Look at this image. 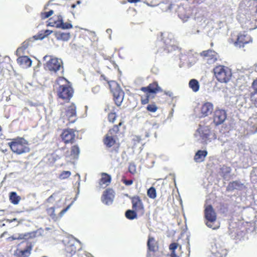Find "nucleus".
<instances>
[{
  "label": "nucleus",
  "mask_w": 257,
  "mask_h": 257,
  "mask_svg": "<svg viewBox=\"0 0 257 257\" xmlns=\"http://www.w3.org/2000/svg\"><path fill=\"white\" fill-rule=\"evenodd\" d=\"M249 96H250V100L257 107V78L252 83V86L249 94L245 93L243 95L241 94L233 97L232 98L233 99L232 102H234L236 107L238 108L243 107H247L249 105L247 99Z\"/></svg>",
  "instance_id": "f257e3e1"
},
{
  "label": "nucleus",
  "mask_w": 257,
  "mask_h": 257,
  "mask_svg": "<svg viewBox=\"0 0 257 257\" xmlns=\"http://www.w3.org/2000/svg\"><path fill=\"white\" fill-rule=\"evenodd\" d=\"M59 87L57 94L59 98L66 101L70 100L73 95V90L68 84V81L63 77H59L57 80Z\"/></svg>",
  "instance_id": "f03ea898"
},
{
  "label": "nucleus",
  "mask_w": 257,
  "mask_h": 257,
  "mask_svg": "<svg viewBox=\"0 0 257 257\" xmlns=\"http://www.w3.org/2000/svg\"><path fill=\"white\" fill-rule=\"evenodd\" d=\"M12 151L18 155L27 153L30 151L28 141L23 138H17L8 143Z\"/></svg>",
  "instance_id": "7ed1b4c3"
},
{
  "label": "nucleus",
  "mask_w": 257,
  "mask_h": 257,
  "mask_svg": "<svg viewBox=\"0 0 257 257\" xmlns=\"http://www.w3.org/2000/svg\"><path fill=\"white\" fill-rule=\"evenodd\" d=\"M43 61L46 62L45 64V68L51 72L57 73L59 71H61V73L63 72V68L62 66V61L61 59L53 57L51 56H45Z\"/></svg>",
  "instance_id": "20e7f679"
},
{
  "label": "nucleus",
  "mask_w": 257,
  "mask_h": 257,
  "mask_svg": "<svg viewBox=\"0 0 257 257\" xmlns=\"http://www.w3.org/2000/svg\"><path fill=\"white\" fill-rule=\"evenodd\" d=\"M194 137L197 141L207 144L212 139H215L216 136L210 132L209 126H200L194 134Z\"/></svg>",
  "instance_id": "39448f33"
},
{
  "label": "nucleus",
  "mask_w": 257,
  "mask_h": 257,
  "mask_svg": "<svg viewBox=\"0 0 257 257\" xmlns=\"http://www.w3.org/2000/svg\"><path fill=\"white\" fill-rule=\"evenodd\" d=\"M214 73L217 80L221 83L228 82L232 75L231 70L229 68L222 65L215 67Z\"/></svg>",
  "instance_id": "423d86ee"
},
{
  "label": "nucleus",
  "mask_w": 257,
  "mask_h": 257,
  "mask_svg": "<svg viewBox=\"0 0 257 257\" xmlns=\"http://www.w3.org/2000/svg\"><path fill=\"white\" fill-rule=\"evenodd\" d=\"M205 216L206 220V224L213 229L219 228V223L216 221V213L211 205H207L205 209Z\"/></svg>",
  "instance_id": "0eeeda50"
},
{
  "label": "nucleus",
  "mask_w": 257,
  "mask_h": 257,
  "mask_svg": "<svg viewBox=\"0 0 257 257\" xmlns=\"http://www.w3.org/2000/svg\"><path fill=\"white\" fill-rule=\"evenodd\" d=\"M61 118L63 122L67 120L69 122L73 123L76 119V106L74 104H70L65 106L61 111Z\"/></svg>",
  "instance_id": "6e6552de"
},
{
  "label": "nucleus",
  "mask_w": 257,
  "mask_h": 257,
  "mask_svg": "<svg viewBox=\"0 0 257 257\" xmlns=\"http://www.w3.org/2000/svg\"><path fill=\"white\" fill-rule=\"evenodd\" d=\"M109 85L113 93L114 99L117 106L120 105L124 97V93L117 82L114 81H110Z\"/></svg>",
  "instance_id": "1a4fd4ad"
},
{
  "label": "nucleus",
  "mask_w": 257,
  "mask_h": 257,
  "mask_svg": "<svg viewBox=\"0 0 257 257\" xmlns=\"http://www.w3.org/2000/svg\"><path fill=\"white\" fill-rule=\"evenodd\" d=\"M194 9L189 7H180L178 12L179 18L184 23L187 22L191 18H193Z\"/></svg>",
  "instance_id": "9d476101"
},
{
  "label": "nucleus",
  "mask_w": 257,
  "mask_h": 257,
  "mask_svg": "<svg viewBox=\"0 0 257 257\" xmlns=\"http://www.w3.org/2000/svg\"><path fill=\"white\" fill-rule=\"evenodd\" d=\"M193 19L195 21L196 25L202 26L206 21V18L203 15V11L198 8L194 9Z\"/></svg>",
  "instance_id": "9b49d317"
},
{
  "label": "nucleus",
  "mask_w": 257,
  "mask_h": 257,
  "mask_svg": "<svg viewBox=\"0 0 257 257\" xmlns=\"http://www.w3.org/2000/svg\"><path fill=\"white\" fill-rule=\"evenodd\" d=\"M201 55L204 57V60L209 64L215 63L217 59V54L212 50H207L202 52Z\"/></svg>",
  "instance_id": "f8f14e48"
},
{
  "label": "nucleus",
  "mask_w": 257,
  "mask_h": 257,
  "mask_svg": "<svg viewBox=\"0 0 257 257\" xmlns=\"http://www.w3.org/2000/svg\"><path fill=\"white\" fill-rule=\"evenodd\" d=\"M226 118L225 111L222 109H216L214 112L213 122L216 125L222 123Z\"/></svg>",
  "instance_id": "ddd939ff"
},
{
  "label": "nucleus",
  "mask_w": 257,
  "mask_h": 257,
  "mask_svg": "<svg viewBox=\"0 0 257 257\" xmlns=\"http://www.w3.org/2000/svg\"><path fill=\"white\" fill-rule=\"evenodd\" d=\"M114 197V191L112 189H108L104 191L101 197V201L106 205H110L113 202Z\"/></svg>",
  "instance_id": "4468645a"
},
{
  "label": "nucleus",
  "mask_w": 257,
  "mask_h": 257,
  "mask_svg": "<svg viewBox=\"0 0 257 257\" xmlns=\"http://www.w3.org/2000/svg\"><path fill=\"white\" fill-rule=\"evenodd\" d=\"M61 138L65 143H72L75 138V132L73 129H66L62 133Z\"/></svg>",
  "instance_id": "2eb2a0df"
},
{
  "label": "nucleus",
  "mask_w": 257,
  "mask_h": 257,
  "mask_svg": "<svg viewBox=\"0 0 257 257\" xmlns=\"http://www.w3.org/2000/svg\"><path fill=\"white\" fill-rule=\"evenodd\" d=\"M132 203L134 210L137 212L141 213L142 214L144 213V207L140 197L138 196H135L133 197L132 199Z\"/></svg>",
  "instance_id": "dca6fc26"
},
{
  "label": "nucleus",
  "mask_w": 257,
  "mask_h": 257,
  "mask_svg": "<svg viewBox=\"0 0 257 257\" xmlns=\"http://www.w3.org/2000/svg\"><path fill=\"white\" fill-rule=\"evenodd\" d=\"M214 106L212 103L206 102L203 103L201 107L202 116H206L211 114L213 110Z\"/></svg>",
  "instance_id": "f3484780"
},
{
  "label": "nucleus",
  "mask_w": 257,
  "mask_h": 257,
  "mask_svg": "<svg viewBox=\"0 0 257 257\" xmlns=\"http://www.w3.org/2000/svg\"><path fill=\"white\" fill-rule=\"evenodd\" d=\"M141 90L147 93V94L148 93H155L163 91L157 83L151 84L147 87H142Z\"/></svg>",
  "instance_id": "a211bd4d"
},
{
  "label": "nucleus",
  "mask_w": 257,
  "mask_h": 257,
  "mask_svg": "<svg viewBox=\"0 0 257 257\" xmlns=\"http://www.w3.org/2000/svg\"><path fill=\"white\" fill-rule=\"evenodd\" d=\"M251 41V38L244 34H239L238 36L237 41L234 43V45L236 47H241L244 44L248 43Z\"/></svg>",
  "instance_id": "6ab92c4d"
},
{
  "label": "nucleus",
  "mask_w": 257,
  "mask_h": 257,
  "mask_svg": "<svg viewBox=\"0 0 257 257\" xmlns=\"http://www.w3.org/2000/svg\"><path fill=\"white\" fill-rule=\"evenodd\" d=\"M18 63L23 68H27L32 65V60L26 56H22L17 59Z\"/></svg>",
  "instance_id": "aec40b11"
},
{
  "label": "nucleus",
  "mask_w": 257,
  "mask_h": 257,
  "mask_svg": "<svg viewBox=\"0 0 257 257\" xmlns=\"http://www.w3.org/2000/svg\"><path fill=\"white\" fill-rule=\"evenodd\" d=\"M32 250V246L28 245L24 250L17 249L14 255L17 257H28L30 255Z\"/></svg>",
  "instance_id": "412c9836"
},
{
  "label": "nucleus",
  "mask_w": 257,
  "mask_h": 257,
  "mask_svg": "<svg viewBox=\"0 0 257 257\" xmlns=\"http://www.w3.org/2000/svg\"><path fill=\"white\" fill-rule=\"evenodd\" d=\"M101 177L99 182V186L102 188H105L110 184L111 182V177L106 173H101Z\"/></svg>",
  "instance_id": "4be33fe9"
},
{
  "label": "nucleus",
  "mask_w": 257,
  "mask_h": 257,
  "mask_svg": "<svg viewBox=\"0 0 257 257\" xmlns=\"http://www.w3.org/2000/svg\"><path fill=\"white\" fill-rule=\"evenodd\" d=\"M169 249L171 251V256L172 257L178 255L179 253H182L181 245L176 242L172 243L169 246Z\"/></svg>",
  "instance_id": "5701e85b"
},
{
  "label": "nucleus",
  "mask_w": 257,
  "mask_h": 257,
  "mask_svg": "<svg viewBox=\"0 0 257 257\" xmlns=\"http://www.w3.org/2000/svg\"><path fill=\"white\" fill-rule=\"evenodd\" d=\"M207 152L206 150L198 151L194 156V160L197 163H201L204 161L207 155Z\"/></svg>",
  "instance_id": "b1692460"
},
{
  "label": "nucleus",
  "mask_w": 257,
  "mask_h": 257,
  "mask_svg": "<svg viewBox=\"0 0 257 257\" xmlns=\"http://www.w3.org/2000/svg\"><path fill=\"white\" fill-rule=\"evenodd\" d=\"M55 36L58 40H62L64 41H67L70 38V35L69 33L61 32H56L55 33Z\"/></svg>",
  "instance_id": "393cba45"
},
{
  "label": "nucleus",
  "mask_w": 257,
  "mask_h": 257,
  "mask_svg": "<svg viewBox=\"0 0 257 257\" xmlns=\"http://www.w3.org/2000/svg\"><path fill=\"white\" fill-rule=\"evenodd\" d=\"M189 86L193 92H196L199 90L200 84L196 79H192L189 82Z\"/></svg>",
  "instance_id": "a878e982"
},
{
  "label": "nucleus",
  "mask_w": 257,
  "mask_h": 257,
  "mask_svg": "<svg viewBox=\"0 0 257 257\" xmlns=\"http://www.w3.org/2000/svg\"><path fill=\"white\" fill-rule=\"evenodd\" d=\"M9 199L12 204L16 205L19 204L21 198L17 195L16 192H11L10 193Z\"/></svg>",
  "instance_id": "bb28decb"
},
{
  "label": "nucleus",
  "mask_w": 257,
  "mask_h": 257,
  "mask_svg": "<svg viewBox=\"0 0 257 257\" xmlns=\"http://www.w3.org/2000/svg\"><path fill=\"white\" fill-rule=\"evenodd\" d=\"M79 153L80 150L78 146H74L72 147L70 155L72 159H77L78 157Z\"/></svg>",
  "instance_id": "cd10ccee"
},
{
  "label": "nucleus",
  "mask_w": 257,
  "mask_h": 257,
  "mask_svg": "<svg viewBox=\"0 0 257 257\" xmlns=\"http://www.w3.org/2000/svg\"><path fill=\"white\" fill-rule=\"evenodd\" d=\"M115 142V140L111 136H109L108 134L106 135L104 139V144L107 147H111L114 144Z\"/></svg>",
  "instance_id": "c85d7f7f"
},
{
  "label": "nucleus",
  "mask_w": 257,
  "mask_h": 257,
  "mask_svg": "<svg viewBox=\"0 0 257 257\" xmlns=\"http://www.w3.org/2000/svg\"><path fill=\"white\" fill-rule=\"evenodd\" d=\"M137 211L134 210H128L125 212L126 217L130 220H133L137 217Z\"/></svg>",
  "instance_id": "c756f323"
},
{
  "label": "nucleus",
  "mask_w": 257,
  "mask_h": 257,
  "mask_svg": "<svg viewBox=\"0 0 257 257\" xmlns=\"http://www.w3.org/2000/svg\"><path fill=\"white\" fill-rule=\"evenodd\" d=\"M155 240L154 238L150 237L148 241V246L150 251H154L155 249Z\"/></svg>",
  "instance_id": "7c9ffc66"
},
{
  "label": "nucleus",
  "mask_w": 257,
  "mask_h": 257,
  "mask_svg": "<svg viewBox=\"0 0 257 257\" xmlns=\"http://www.w3.org/2000/svg\"><path fill=\"white\" fill-rule=\"evenodd\" d=\"M148 196L152 199H155L156 197V190L153 187L150 188L147 191Z\"/></svg>",
  "instance_id": "2f4dec72"
},
{
  "label": "nucleus",
  "mask_w": 257,
  "mask_h": 257,
  "mask_svg": "<svg viewBox=\"0 0 257 257\" xmlns=\"http://www.w3.org/2000/svg\"><path fill=\"white\" fill-rule=\"evenodd\" d=\"M240 187V184L236 181L230 183L228 186V190L238 189Z\"/></svg>",
  "instance_id": "473e14b6"
},
{
  "label": "nucleus",
  "mask_w": 257,
  "mask_h": 257,
  "mask_svg": "<svg viewBox=\"0 0 257 257\" xmlns=\"http://www.w3.org/2000/svg\"><path fill=\"white\" fill-rule=\"evenodd\" d=\"M63 20L61 16H58V20L54 22L55 27L57 28H61Z\"/></svg>",
  "instance_id": "72a5a7b5"
},
{
  "label": "nucleus",
  "mask_w": 257,
  "mask_h": 257,
  "mask_svg": "<svg viewBox=\"0 0 257 257\" xmlns=\"http://www.w3.org/2000/svg\"><path fill=\"white\" fill-rule=\"evenodd\" d=\"M71 173L69 171H64L61 173V174L59 176V178L61 179H65L68 178L70 175Z\"/></svg>",
  "instance_id": "f704fd0d"
},
{
  "label": "nucleus",
  "mask_w": 257,
  "mask_h": 257,
  "mask_svg": "<svg viewBox=\"0 0 257 257\" xmlns=\"http://www.w3.org/2000/svg\"><path fill=\"white\" fill-rule=\"evenodd\" d=\"M147 109L148 111L155 112L157 111L158 107L155 104H149L147 106Z\"/></svg>",
  "instance_id": "c9c22d12"
},
{
  "label": "nucleus",
  "mask_w": 257,
  "mask_h": 257,
  "mask_svg": "<svg viewBox=\"0 0 257 257\" xmlns=\"http://www.w3.org/2000/svg\"><path fill=\"white\" fill-rule=\"evenodd\" d=\"M54 13V12L53 10H50V11L48 12H44L42 13L41 17L43 19H46L48 18L51 16H52Z\"/></svg>",
  "instance_id": "e433bc0d"
},
{
  "label": "nucleus",
  "mask_w": 257,
  "mask_h": 257,
  "mask_svg": "<svg viewBox=\"0 0 257 257\" xmlns=\"http://www.w3.org/2000/svg\"><path fill=\"white\" fill-rule=\"evenodd\" d=\"M76 199V197L74 199V200L73 201H72V203L70 204H69L65 209L62 210L60 212V217L63 216L64 215V214L70 209V208L72 205V204H73L74 201H75Z\"/></svg>",
  "instance_id": "4c0bfd02"
},
{
  "label": "nucleus",
  "mask_w": 257,
  "mask_h": 257,
  "mask_svg": "<svg viewBox=\"0 0 257 257\" xmlns=\"http://www.w3.org/2000/svg\"><path fill=\"white\" fill-rule=\"evenodd\" d=\"M128 169L132 174H134L137 172L136 166L134 163L130 164Z\"/></svg>",
  "instance_id": "58836bf2"
},
{
  "label": "nucleus",
  "mask_w": 257,
  "mask_h": 257,
  "mask_svg": "<svg viewBox=\"0 0 257 257\" xmlns=\"http://www.w3.org/2000/svg\"><path fill=\"white\" fill-rule=\"evenodd\" d=\"M62 24H62L61 29H64V30L69 29L72 28V27H73L72 25L70 23H64V22H63Z\"/></svg>",
  "instance_id": "ea45409f"
},
{
  "label": "nucleus",
  "mask_w": 257,
  "mask_h": 257,
  "mask_svg": "<svg viewBox=\"0 0 257 257\" xmlns=\"http://www.w3.org/2000/svg\"><path fill=\"white\" fill-rule=\"evenodd\" d=\"M48 213L53 218L55 216V208L52 207L47 209Z\"/></svg>",
  "instance_id": "a19ab883"
},
{
  "label": "nucleus",
  "mask_w": 257,
  "mask_h": 257,
  "mask_svg": "<svg viewBox=\"0 0 257 257\" xmlns=\"http://www.w3.org/2000/svg\"><path fill=\"white\" fill-rule=\"evenodd\" d=\"M116 114L115 113H110L108 114V118L110 122H113L115 119Z\"/></svg>",
  "instance_id": "79ce46f5"
},
{
  "label": "nucleus",
  "mask_w": 257,
  "mask_h": 257,
  "mask_svg": "<svg viewBox=\"0 0 257 257\" xmlns=\"http://www.w3.org/2000/svg\"><path fill=\"white\" fill-rule=\"evenodd\" d=\"M17 235V239L18 240H21L25 239L26 237L27 236V235L25 234H19Z\"/></svg>",
  "instance_id": "37998d69"
},
{
  "label": "nucleus",
  "mask_w": 257,
  "mask_h": 257,
  "mask_svg": "<svg viewBox=\"0 0 257 257\" xmlns=\"http://www.w3.org/2000/svg\"><path fill=\"white\" fill-rule=\"evenodd\" d=\"M7 222H9L10 223L13 222H16L17 223L15 225V226H18L19 224V221H18L17 219L16 218H14L13 219H8Z\"/></svg>",
  "instance_id": "c03bdc74"
},
{
  "label": "nucleus",
  "mask_w": 257,
  "mask_h": 257,
  "mask_svg": "<svg viewBox=\"0 0 257 257\" xmlns=\"http://www.w3.org/2000/svg\"><path fill=\"white\" fill-rule=\"evenodd\" d=\"M123 183L126 185H131L133 184V181L132 180H124Z\"/></svg>",
  "instance_id": "a18cd8bd"
},
{
  "label": "nucleus",
  "mask_w": 257,
  "mask_h": 257,
  "mask_svg": "<svg viewBox=\"0 0 257 257\" xmlns=\"http://www.w3.org/2000/svg\"><path fill=\"white\" fill-rule=\"evenodd\" d=\"M52 33V31L47 30L44 32L45 36H48Z\"/></svg>",
  "instance_id": "49530a36"
},
{
  "label": "nucleus",
  "mask_w": 257,
  "mask_h": 257,
  "mask_svg": "<svg viewBox=\"0 0 257 257\" xmlns=\"http://www.w3.org/2000/svg\"><path fill=\"white\" fill-rule=\"evenodd\" d=\"M165 93L169 96L170 97H172L173 96V93L172 92L170 91H165Z\"/></svg>",
  "instance_id": "de8ad7c7"
},
{
  "label": "nucleus",
  "mask_w": 257,
  "mask_h": 257,
  "mask_svg": "<svg viewBox=\"0 0 257 257\" xmlns=\"http://www.w3.org/2000/svg\"><path fill=\"white\" fill-rule=\"evenodd\" d=\"M243 79V78L242 77L239 78L237 80V84L238 85V86L240 87L241 86H240V84L241 83V80L242 79Z\"/></svg>",
  "instance_id": "09e8293b"
},
{
  "label": "nucleus",
  "mask_w": 257,
  "mask_h": 257,
  "mask_svg": "<svg viewBox=\"0 0 257 257\" xmlns=\"http://www.w3.org/2000/svg\"><path fill=\"white\" fill-rule=\"evenodd\" d=\"M148 102H149V100H148V98H146L145 99H142V102L144 104L148 103Z\"/></svg>",
  "instance_id": "8fccbe9b"
},
{
  "label": "nucleus",
  "mask_w": 257,
  "mask_h": 257,
  "mask_svg": "<svg viewBox=\"0 0 257 257\" xmlns=\"http://www.w3.org/2000/svg\"><path fill=\"white\" fill-rule=\"evenodd\" d=\"M140 0H127V2L130 3H136L139 2Z\"/></svg>",
  "instance_id": "3c124183"
},
{
  "label": "nucleus",
  "mask_w": 257,
  "mask_h": 257,
  "mask_svg": "<svg viewBox=\"0 0 257 257\" xmlns=\"http://www.w3.org/2000/svg\"><path fill=\"white\" fill-rule=\"evenodd\" d=\"M10 238L12 240H17V235H16L10 237Z\"/></svg>",
  "instance_id": "603ef678"
},
{
  "label": "nucleus",
  "mask_w": 257,
  "mask_h": 257,
  "mask_svg": "<svg viewBox=\"0 0 257 257\" xmlns=\"http://www.w3.org/2000/svg\"><path fill=\"white\" fill-rule=\"evenodd\" d=\"M47 26H51V27H54L55 24L54 23H49L47 24Z\"/></svg>",
  "instance_id": "864d4df0"
},
{
  "label": "nucleus",
  "mask_w": 257,
  "mask_h": 257,
  "mask_svg": "<svg viewBox=\"0 0 257 257\" xmlns=\"http://www.w3.org/2000/svg\"><path fill=\"white\" fill-rule=\"evenodd\" d=\"M106 33H107V34H111V33L112 32V30H111V29H107V30H106Z\"/></svg>",
  "instance_id": "5fc2aeb1"
},
{
  "label": "nucleus",
  "mask_w": 257,
  "mask_h": 257,
  "mask_svg": "<svg viewBox=\"0 0 257 257\" xmlns=\"http://www.w3.org/2000/svg\"><path fill=\"white\" fill-rule=\"evenodd\" d=\"M114 130H110L109 132V134H112V132H114Z\"/></svg>",
  "instance_id": "6e6d98bb"
},
{
  "label": "nucleus",
  "mask_w": 257,
  "mask_h": 257,
  "mask_svg": "<svg viewBox=\"0 0 257 257\" xmlns=\"http://www.w3.org/2000/svg\"><path fill=\"white\" fill-rule=\"evenodd\" d=\"M76 5L75 4H73L72 6H71V7L73 9H74L75 8H76Z\"/></svg>",
  "instance_id": "4d7b16f0"
},
{
  "label": "nucleus",
  "mask_w": 257,
  "mask_h": 257,
  "mask_svg": "<svg viewBox=\"0 0 257 257\" xmlns=\"http://www.w3.org/2000/svg\"><path fill=\"white\" fill-rule=\"evenodd\" d=\"M53 198V196L51 195V196H50L48 199V200H51Z\"/></svg>",
  "instance_id": "13d9d810"
},
{
  "label": "nucleus",
  "mask_w": 257,
  "mask_h": 257,
  "mask_svg": "<svg viewBox=\"0 0 257 257\" xmlns=\"http://www.w3.org/2000/svg\"><path fill=\"white\" fill-rule=\"evenodd\" d=\"M224 169V168H223V169ZM225 169L226 170H227V171H229V170H230V169H229V168H227V167H226Z\"/></svg>",
  "instance_id": "bf43d9fd"
},
{
  "label": "nucleus",
  "mask_w": 257,
  "mask_h": 257,
  "mask_svg": "<svg viewBox=\"0 0 257 257\" xmlns=\"http://www.w3.org/2000/svg\"><path fill=\"white\" fill-rule=\"evenodd\" d=\"M73 239L75 240H76V241H77L78 242L80 243V241H79V240H78V239H75V238H73Z\"/></svg>",
  "instance_id": "052dcab7"
},
{
  "label": "nucleus",
  "mask_w": 257,
  "mask_h": 257,
  "mask_svg": "<svg viewBox=\"0 0 257 257\" xmlns=\"http://www.w3.org/2000/svg\"><path fill=\"white\" fill-rule=\"evenodd\" d=\"M76 176H77L78 177L79 179H80V176L79 175V174H76Z\"/></svg>",
  "instance_id": "680f3d73"
},
{
  "label": "nucleus",
  "mask_w": 257,
  "mask_h": 257,
  "mask_svg": "<svg viewBox=\"0 0 257 257\" xmlns=\"http://www.w3.org/2000/svg\"><path fill=\"white\" fill-rule=\"evenodd\" d=\"M77 4H80V1H77Z\"/></svg>",
  "instance_id": "e2e57ef3"
},
{
  "label": "nucleus",
  "mask_w": 257,
  "mask_h": 257,
  "mask_svg": "<svg viewBox=\"0 0 257 257\" xmlns=\"http://www.w3.org/2000/svg\"><path fill=\"white\" fill-rule=\"evenodd\" d=\"M147 257H151V255L150 254H148V255H147Z\"/></svg>",
  "instance_id": "0e129e2a"
},
{
  "label": "nucleus",
  "mask_w": 257,
  "mask_h": 257,
  "mask_svg": "<svg viewBox=\"0 0 257 257\" xmlns=\"http://www.w3.org/2000/svg\"><path fill=\"white\" fill-rule=\"evenodd\" d=\"M155 125H156V127H158V125L156 124Z\"/></svg>",
  "instance_id": "69168bd1"
},
{
  "label": "nucleus",
  "mask_w": 257,
  "mask_h": 257,
  "mask_svg": "<svg viewBox=\"0 0 257 257\" xmlns=\"http://www.w3.org/2000/svg\"><path fill=\"white\" fill-rule=\"evenodd\" d=\"M1 131H2V128H1V127L0 126V133L1 132Z\"/></svg>",
  "instance_id": "338daca9"
},
{
  "label": "nucleus",
  "mask_w": 257,
  "mask_h": 257,
  "mask_svg": "<svg viewBox=\"0 0 257 257\" xmlns=\"http://www.w3.org/2000/svg\"><path fill=\"white\" fill-rule=\"evenodd\" d=\"M146 136H147V137H149V135H148V134H147V135H146Z\"/></svg>",
  "instance_id": "774afa93"
}]
</instances>
